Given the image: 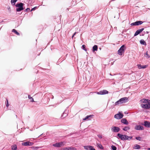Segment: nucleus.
Returning a JSON list of instances; mask_svg holds the SVG:
<instances>
[{
	"mask_svg": "<svg viewBox=\"0 0 150 150\" xmlns=\"http://www.w3.org/2000/svg\"><path fill=\"white\" fill-rule=\"evenodd\" d=\"M93 115H87V116L85 118H83V120H86L87 119H89V118H90V117H91L92 116H93Z\"/></svg>",
	"mask_w": 150,
	"mask_h": 150,
	"instance_id": "nucleus-28",
	"label": "nucleus"
},
{
	"mask_svg": "<svg viewBox=\"0 0 150 150\" xmlns=\"http://www.w3.org/2000/svg\"><path fill=\"white\" fill-rule=\"evenodd\" d=\"M64 114H65L64 113H63V115H62V116H63V115H64Z\"/></svg>",
	"mask_w": 150,
	"mask_h": 150,
	"instance_id": "nucleus-45",
	"label": "nucleus"
},
{
	"mask_svg": "<svg viewBox=\"0 0 150 150\" xmlns=\"http://www.w3.org/2000/svg\"><path fill=\"white\" fill-rule=\"evenodd\" d=\"M141 107L144 109H149L150 108V104L147 103L146 104H141Z\"/></svg>",
	"mask_w": 150,
	"mask_h": 150,
	"instance_id": "nucleus-6",
	"label": "nucleus"
},
{
	"mask_svg": "<svg viewBox=\"0 0 150 150\" xmlns=\"http://www.w3.org/2000/svg\"><path fill=\"white\" fill-rule=\"evenodd\" d=\"M147 150H150V148H148Z\"/></svg>",
	"mask_w": 150,
	"mask_h": 150,
	"instance_id": "nucleus-44",
	"label": "nucleus"
},
{
	"mask_svg": "<svg viewBox=\"0 0 150 150\" xmlns=\"http://www.w3.org/2000/svg\"><path fill=\"white\" fill-rule=\"evenodd\" d=\"M120 130V128L116 126H113L111 128V131L114 132H118Z\"/></svg>",
	"mask_w": 150,
	"mask_h": 150,
	"instance_id": "nucleus-3",
	"label": "nucleus"
},
{
	"mask_svg": "<svg viewBox=\"0 0 150 150\" xmlns=\"http://www.w3.org/2000/svg\"><path fill=\"white\" fill-rule=\"evenodd\" d=\"M52 98H53V96H52Z\"/></svg>",
	"mask_w": 150,
	"mask_h": 150,
	"instance_id": "nucleus-47",
	"label": "nucleus"
},
{
	"mask_svg": "<svg viewBox=\"0 0 150 150\" xmlns=\"http://www.w3.org/2000/svg\"><path fill=\"white\" fill-rule=\"evenodd\" d=\"M23 4L22 3L17 4L15 5L17 7L16 9V11L19 12L23 10L24 9L23 7Z\"/></svg>",
	"mask_w": 150,
	"mask_h": 150,
	"instance_id": "nucleus-1",
	"label": "nucleus"
},
{
	"mask_svg": "<svg viewBox=\"0 0 150 150\" xmlns=\"http://www.w3.org/2000/svg\"><path fill=\"white\" fill-rule=\"evenodd\" d=\"M108 92L106 90H104L101 91L97 92V94L100 95H104L108 94Z\"/></svg>",
	"mask_w": 150,
	"mask_h": 150,
	"instance_id": "nucleus-10",
	"label": "nucleus"
},
{
	"mask_svg": "<svg viewBox=\"0 0 150 150\" xmlns=\"http://www.w3.org/2000/svg\"><path fill=\"white\" fill-rule=\"evenodd\" d=\"M150 103V100L148 99V103Z\"/></svg>",
	"mask_w": 150,
	"mask_h": 150,
	"instance_id": "nucleus-43",
	"label": "nucleus"
},
{
	"mask_svg": "<svg viewBox=\"0 0 150 150\" xmlns=\"http://www.w3.org/2000/svg\"><path fill=\"white\" fill-rule=\"evenodd\" d=\"M137 66L139 69H145L147 67L148 65H142L141 64H138L137 65Z\"/></svg>",
	"mask_w": 150,
	"mask_h": 150,
	"instance_id": "nucleus-14",
	"label": "nucleus"
},
{
	"mask_svg": "<svg viewBox=\"0 0 150 150\" xmlns=\"http://www.w3.org/2000/svg\"><path fill=\"white\" fill-rule=\"evenodd\" d=\"M121 102L120 101V99L119 100H118L115 103V105H117L119 104H121Z\"/></svg>",
	"mask_w": 150,
	"mask_h": 150,
	"instance_id": "nucleus-33",
	"label": "nucleus"
},
{
	"mask_svg": "<svg viewBox=\"0 0 150 150\" xmlns=\"http://www.w3.org/2000/svg\"><path fill=\"white\" fill-rule=\"evenodd\" d=\"M42 147H38V146H36L35 147L34 146H32L31 147V148L33 150H36L37 149L40 148H41Z\"/></svg>",
	"mask_w": 150,
	"mask_h": 150,
	"instance_id": "nucleus-27",
	"label": "nucleus"
},
{
	"mask_svg": "<svg viewBox=\"0 0 150 150\" xmlns=\"http://www.w3.org/2000/svg\"><path fill=\"white\" fill-rule=\"evenodd\" d=\"M126 47L124 45H122L118 51V54L120 55H122L125 52Z\"/></svg>",
	"mask_w": 150,
	"mask_h": 150,
	"instance_id": "nucleus-2",
	"label": "nucleus"
},
{
	"mask_svg": "<svg viewBox=\"0 0 150 150\" xmlns=\"http://www.w3.org/2000/svg\"><path fill=\"white\" fill-rule=\"evenodd\" d=\"M64 142H61L58 143H57L53 144V146H54L57 147H60L62 146H64Z\"/></svg>",
	"mask_w": 150,
	"mask_h": 150,
	"instance_id": "nucleus-4",
	"label": "nucleus"
},
{
	"mask_svg": "<svg viewBox=\"0 0 150 150\" xmlns=\"http://www.w3.org/2000/svg\"><path fill=\"white\" fill-rule=\"evenodd\" d=\"M144 56L146 57L147 59H149L150 58V56L148 54V51H147L146 53L144 54Z\"/></svg>",
	"mask_w": 150,
	"mask_h": 150,
	"instance_id": "nucleus-25",
	"label": "nucleus"
},
{
	"mask_svg": "<svg viewBox=\"0 0 150 150\" xmlns=\"http://www.w3.org/2000/svg\"><path fill=\"white\" fill-rule=\"evenodd\" d=\"M143 23V22L141 21H137L135 22L132 23L131 24V25L132 26L138 25H140L142 24Z\"/></svg>",
	"mask_w": 150,
	"mask_h": 150,
	"instance_id": "nucleus-9",
	"label": "nucleus"
},
{
	"mask_svg": "<svg viewBox=\"0 0 150 150\" xmlns=\"http://www.w3.org/2000/svg\"><path fill=\"white\" fill-rule=\"evenodd\" d=\"M34 144L33 142L28 141L26 142H23L22 144V145L25 146H32Z\"/></svg>",
	"mask_w": 150,
	"mask_h": 150,
	"instance_id": "nucleus-5",
	"label": "nucleus"
},
{
	"mask_svg": "<svg viewBox=\"0 0 150 150\" xmlns=\"http://www.w3.org/2000/svg\"><path fill=\"white\" fill-rule=\"evenodd\" d=\"M12 31L15 34H16L17 35H19V33L15 29H13L12 30Z\"/></svg>",
	"mask_w": 150,
	"mask_h": 150,
	"instance_id": "nucleus-30",
	"label": "nucleus"
},
{
	"mask_svg": "<svg viewBox=\"0 0 150 150\" xmlns=\"http://www.w3.org/2000/svg\"><path fill=\"white\" fill-rule=\"evenodd\" d=\"M140 102L141 103H148V99H143L140 100Z\"/></svg>",
	"mask_w": 150,
	"mask_h": 150,
	"instance_id": "nucleus-18",
	"label": "nucleus"
},
{
	"mask_svg": "<svg viewBox=\"0 0 150 150\" xmlns=\"http://www.w3.org/2000/svg\"><path fill=\"white\" fill-rule=\"evenodd\" d=\"M28 98L30 100V102H33L34 101L33 100V99L32 98V97H31L30 95H28Z\"/></svg>",
	"mask_w": 150,
	"mask_h": 150,
	"instance_id": "nucleus-32",
	"label": "nucleus"
},
{
	"mask_svg": "<svg viewBox=\"0 0 150 150\" xmlns=\"http://www.w3.org/2000/svg\"><path fill=\"white\" fill-rule=\"evenodd\" d=\"M140 148V145L138 144H136L134 145V149H139Z\"/></svg>",
	"mask_w": 150,
	"mask_h": 150,
	"instance_id": "nucleus-23",
	"label": "nucleus"
},
{
	"mask_svg": "<svg viewBox=\"0 0 150 150\" xmlns=\"http://www.w3.org/2000/svg\"><path fill=\"white\" fill-rule=\"evenodd\" d=\"M76 32H75L74 34L72 35V38H73L74 37V35H75L76 34Z\"/></svg>",
	"mask_w": 150,
	"mask_h": 150,
	"instance_id": "nucleus-41",
	"label": "nucleus"
},
{
	"mask_svg": "<svg viewBox=\"0 0 150 150\" xmlns=\"http://www.w3.org/2000/svg\"><path fill=\"white\" fill-rule=\"evenodd\" d=\"M144 125L147 127H150V122L147 121H145L144 122Z\"/></svg>",
	"mask_w": 150,
	"mask_h": 150,
	"instance_id": "nucleus-17",
	"label": "nucleus"
},
{
	"mask_svg": "<svg viewBox=\"0 0 150 150\" xmlns=\"http://www.w3.org/2000/svg\"><path fill=\"white\" fill-rule=\"evenodd\" d=\"M82 47L83 49L84 50H85V51H87L86 49L85 48V46L84 45H83L82 46Z\"/></svg>",
	"mask_w": 150,
	"mask_h": 150,
	"instance_id": "nucleus-36",
	"label": "nucleus"
},
{
	"mask_svg": "<svg viewBox=\"0 0 150 150\" xmlns=\"http://www.w3.org/2000/svg\"><path fill=\"white\" fill-rule=\"evenodd\" d=\"M132 138V136H128L127 135H125V140H129L131 139Z\"/></svg>",
	"mask_w": 150,
	"mask_h": 150,
	"instance_id": "nucleus-19",
	"label": "nucleus"
},
{
	"mask_svg": "<svg viewBox=\"0 0 150 150\" xmlns=\"http://www.w3.org/2000/svg\"><path fill=\"white\" fill-rule=\"evenodd\" d=\"M140 43L142 45H146V44L145 42L144 41V40H140Z\"/></svg>",
	"mask_w": 150,
	"mask_h": 150,
	"instance_id": "nucleus-26",
	"label": "nucleus"
},
{
	"mask_svg": "<svg viewBox=\"0 0 150 150\" xmlns=\"http://www.w3.org/2000/svg\"><path fill=\"white\" fill-rule=\"evenodd\" d=\"M30 8H27V9H26L25 10V11H29L30 10Z\"/></svg>",
	"mask_w": 150,
	"mask_h": 150,
	"instance_id": "nucleus-40",
	"label": "nucleus"
},
{
	"mask_svg": "<svg viewBox=\"0 0 150 150\" xmlns=\"http://www.w3.org/2000/svg\"><path fill=\"white\" fill-rule=\"evenodd\" d=\"M11 149L12 150H16L17 149V146L16 145L14 144L11 146Z\"/></svg>",
	"mask_w": 150,
	"mask_h": 150,
	"instance_id": "nucleus-20",
	"label": "nucleus"
},
{
	"mask_svg": "<svg viewBox=\"0 0 150 150\" xmlns=\"http://www.w3.org/2000/svg\"><path fill=\"white\" fill-rule=\"evenodd\" d=\"M128 100V98L127 97H124L120 99V101L121 104L127 103Z\"/></svg>",
	"mask_w": 150,
	"mask_h": 150,
	"instance_id": "nucleus-7",
	"label": "nucleus"
},
{
	"mask_svg": "<svg viewBox=\"0 0 150 150\" xmlns=\"http://www.w3.org/2000/svg\"><path fill=\"white\" fill-rule=\"evenodd\" d=\"M90 146H84V147L85 149L88 150H89Z\"/></svg>",
	"mask_w": 150,
	"mask_h": 150,
	"instance_id": "nucleus-31",
	"label": "nucleus"
},
{
	"mask_svg": "<svg viewBox=\"0 0 150 150\" xmlns=\"http://www.w3.org/2000/svg\"><path fill=\"white\" fill-rule=\"evenodd\" d=\"M93 51H97L98 50V46L97 45H94L93 47Z\"/></svg>",
	"mask_w": 150,
	"mask_h": 150,
	"instance_id": "nucleus-22",
	"label": "nucleus"
},
{
	"mask_svg": "<svg viewBox=\"0 0 150 150\" xmlns=\"http://www.w3.org/2000/svg\"><path fill=\"white\" fill-rule=\"evenodd\" d=\"M111 148L112 150H116L117 149L116 147L114 145H112Z\"/></svg>",
	"mask_w": 150,
	"mask_h": 150,
	"instance_id": "nucleus-34",
	"label": "nucleus"
},
{
	"mask_svg": "<svg viewBox=\"0 0 150 150\" xmlns=\"http://www.w3.org/2000/svg\"><path fill=\"white\" fill-rule=\"evenodd\" d=\"M130 127L128 126H126L124 128L123 130L125 131H127L130 129Z\"/></svg>",
	"mask_w": 150,
	"mask_h": 150,
	"instance_id": "nucleus-24",
	"label": "nucleus"
},
{
	"mask_svg": "<svg viewBox=\"0 0 150 150\" xmlns=\"http://www.w3.org/2000/svg\"><path fill=\"white\" fill-rule=\"evenodd\" d=\"M76 149L73 147H64L62 149V150H76Z\"/></svg>",
	"mask_w": 150,
	"mask_h": 150,
	"instance_id": "nucleus-12",
	"label": "nucleus"
},
{
	"mask_svg": "<svg viewBox=\"0 0 150 150\" xmlns=\"http://www.w3.org/2000/svg\"><path fill=\"white\" fill-rule=\"evenodd\" d=\"M123 116L122 114L119 113L115 115L114 116V117L115 118L119 119L122 118Z\"/></svg>",
	"mask_w": 150,
	"mask_h": 150,
	"instance_id": "nucleus-8",
	"label": "nucleus"
},
{
	"mask_svg": "<svg viewBox=\"0 0 150 150\" xmlns=\"http://www.w3.org/2000/svg\"><path fill=\"white\" fill-rule=\"evenodd\" d=\"M35 7H34L33 8H32L31 9V11H33L34 10H35Z\"/></svg>",
	"mask_w": 150,
	"mask_h": 150,
	"instance_id": "nucleus-42",
	"label": "nucleus"
},
{
	"mask_svg": "<svg viewBox=\"0 0 150 150\" xmlns=\"http://www.w3.org/2000/svg\"><path fill=\"white\" fill-rule=\"evenodd\" d=\"M18 0H11V4L13 5H14L15 4L16 2L18 1Z\"/></svg>",
	"mask_w": 150,
	"mask_h": 150,
	"instance_id": "nucleus-29",
	"label": "nucleus"
},
{
	"mask_svg": "<svg viewBox=\"0 0 150 150\" xmlns=\"http://www.w3.org/2000/svg\"><path fill=\"white\" fill-rule=\"evenodd\" d=\"M134 129L136 130H142L144 129V127L143 126L137 125L135 126Z\"/></svg>",
	"mask_w": 150,
	"mask_h": 150,
	"instance_id": "nucleus-11",
	"label": "nucleus"
},
{
	"mask_svg": "<svg viewBox=\"0 0 150 150\" xmlns=\"http://www.w3.org/2000/svg\"><path fill=\"white\" fill-rule=\"evenodd\" d=\"M97 146L98 147H99L100 149H103V147L102 145L100 144L97 143Z\"/></svg>",
	"mask_w": 150,
	"mask_h": 150,
	"instance_id": "nucleus-21",
	"label": "nucleus"
},
{
	"mask_svg": "<svg viewBox=\"0 0 150 150\" xmlns=\"http://www.w3.org/2000/svg\"><path fill=\"white\" fill-rule=\"evenodd\" d=\"M144 30V28H142L140 29L137 30L135 33L134 34V36H136L139 34L141 33Z\"/></svg>",
	"mask_w": 150,
	"mask_h": 150,
	"instance_id": "nucleus-15",
	"label": "nucleus"
},
{
	"mask_svg": "<svg viewBox=\"0 0 150 150\" xmlns=\"http://www.w3.org/2000/svg\"><path fill=\"white\" fill-rule=\"evenodd\" d=\"M136 139L137 140L140 141L141 137H136Z\"/></svg>",
	"mask_w": 150,
	"mask_h": 150,
	"instance_id": "nucleus-37",
	"label": "nucleus"
},
{
	"mask_svg": "<svg viewBox=\"0 0 150 150\" xmlns=\"http://www.w3.org/2000/svg\"><path fill=\"white\" fill-rule=\"evenodd\" d=\"M52 98H53V96H52Z\"/></svg>",
	"mask_w": 150,
	"mask_h": 150,
	"instance_id": "nucleus-48",
	"label": "nucleus"
},
{
	"mask_svg": "<svg viewBox=\"0 0 150 150\" xmlns=\"http://www.w3.org/2000/svg\"><path fill=\"white\" fill-rule=\"evenodd\" d=\"M121 122L125 125H128L129 123L127 121L125 118L122 119L121 120Z\"/></svg>",
	"mask_w": 150,
	"mask_h": 150,
	"instance_id": "nucleus-16",
	"label": "nucleus"
},
{
	"mask_svg": "<svg viewBox=\"0 0 150 150\" xmlns=\"http://www.w3.org/2000/svg\"><path fill=\"white\" fill-rule=\"evenodd\" d=\"M117 136L121 140H125V135H123L121 134L118 133L117 134Z\"/></svg>",
	"mask_w": 150,
	"mask_h": 150,
	"instance_id": "nucleus-13",
	"label": "nucleus"
},
{
	"mask_svg": "<svg viewBox=\"0 0 150 150\" xmlns=\"http://www.w3.org/2000/svg\"><path fill=\"white\" fill-rule=\"evenodd\" d=\"M110 75L111 76H112V75L110 73Z\"/></svg>",
	"mask_w": 150,
	"mask_h": 150,
	"instance_id": "nucleus-46",
	"label": "nucleus"
},
{
	"mask_svg": "<svg viewBox=\"0 0 150 150\" xmlns=\"http://www.w3.org/2000/svg\"><path fill=\"white\" fill-rule=\"evenodd\" d=\"M89 150H96L92 146H90Z\"/></svg>",
	"mask_w": 150,
	"mask_h": 150,
	"instance_id": "nucleus-35",
	"label": "nucleus"
},
{
	"mask_svg": "<svg viewBox=\"0 0 150 150\" xmlns=\"http://www.w3.org/2000/svg\"><path fill=\"white\" fill-rule=\"evenodd\" d=\"M98 137L100 138L101 139L102 138V136L101 135H100V134H98L97 135Z\"/></svg>",
	"mask_w": 150,
	"mask_h": 150,
	"instance_id": "nucleus-38",
	"label": "nucleus"
},
{
	"mask_svg": "<svg viewBox=\"0 0 150 150\" xmlns=\"http://www.w3.org/2000/svg\"><path fill=\"white\" fill-rule=\"evenodd\" d=\"M7 104H6V106L7 107H8V106H9V104H8V100L7 99Z\"/></svg>",
	"mask_w": 150,
	"mask_h": 150,
	"instance_id": "nucleus-39",
	"label": "nucleus"
}]
</instances>
